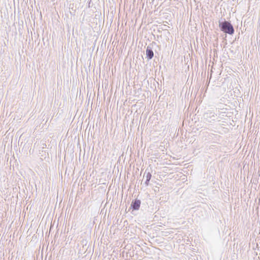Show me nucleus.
Instances as JSON below:
<instances>
[{
	"label": "nucleus",
	"instance_id": "1",
	"mask_svg": "<svg viewBox=\"0 0 260 260\" xmlns=\"http://www.w3.org/2000/svg\"><path fill=\"white\" fill-rule=\"evenodd\" d=\"M219 27L221 31L226 34L233 35L234 33V28L232 24L228 21H219Z\"/></svg>",
	"mask_w": 260,
	"mask_h": 260
},
{
	"label": "nucleus",
	"instance_id": "2",
	"mask_svg": "<svg viewBox=\"0 0 260 260\" xmlns=\"http://www.w3.org/2000/svg\"><path fill=\"white\" fill-rule=\"evenodd\" d=\"M204 118L207 122H212L215 120L216 115L213 112L207 111L204 114Z\"/></svg>",
	"mask_w": 260,
	"mask_h": 260
},
{
	"label": "nucleus",
	"instance_id": "3",
	"mask_svg": "<svg viewBox=\"0 0 260 260\" xmlns=\"http://www.w3.org/2000/svg\"><path fill=\"white\" fill-rule=\"evenodd\" d=\"M141 205V201L139 200L136 199L132 201L131 207L134 210H138Z\"/></svg>",
	"mask_w": 260,
	"mask_h": 260
},
{
	"label": "nucleus",
	"instance_id": "4",
	"mask_svg": "<svg viewBox=\"0 0 260 260\" xmlns=\"http://www.w3.org/2000/svg\"><path fill=\"white\" fill-rule=\"evenodd\" d=\"M146 57L148 60L151 59L154 56L153 52L150 46H148L146 50Z\"/></svg>",
	"mask_w": 260,
	"mask_h": 260
},
{
	"label": "nucleus",
	"instance_id": "5",
	"mask_svg": "<svg viewBox=\"0 0 260 260\" xmlns=\"http://www.w3.org/2000/svg\"><path fill=\"white\" fill-rule=\"evenodd\" d=\"M145 176L146 178L145 183L146 186H148L149 185L150 180L151 178V174L149 172H147V170H146L144 173V177Z\"/></svg>",
	"mask_w": 260,
	"mask_h": 260
}]
</instances>
